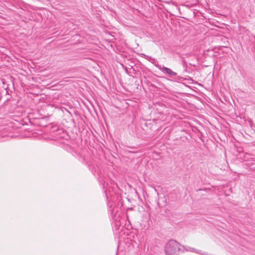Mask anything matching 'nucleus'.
I'll list each match as a JSON object with an SVG mask.
<instances>
[{"instance_id": "f257e3e1", "label": "nucleus", "mask_w": 255, "mask_h": 255, "mask_svg": "<svg viewBox=\"0 0 255 255\" xmlns=\"http://www.w3.org/2000/svg\"><path fill=\"white\" fill-rule=\"evenodd\" d=\"M184 246H182L174 240H169L165 246V253L166 255H178L179 251H184Z\"/></svg>"}, {"instance_id": "f03ea898", "label": "nucleus", "mask_w": 255, "mask_h": 255, "mask_svg": "<svg viewBox=\"0 0 255 255\" xmlns=\"http://www.w3.org/2000/svg\"><path fill=\"white\" fill-rule=\"evenodd\" d=\"M239 158L243 160V166L244 168L249 169L251 171H255V158L246 153L241 154Z\"/></svg>"}, {"instance_id": "7ed1b4c3", "label": "nucleus", "mask_w": 255, "mask_h": 255, "mask_svg": "<svg viewBox=\"0 0 255 255\" xmlns=\"http://www.w3.org/2000/svg\"><path fill=\"white\" fill-rule=\"evenodd\" d=\"M155 66L160 71H161L163 73L167 74L170 76V77L176 76L177 74L173 71L170 68L164 67L163 66H161L159 64H155Z\"/></svg>"}, {"instance_id": "20e7f679", "label": "nucleus", "mask_w": 255, "mask_h": 255, "mask_svg": "<svg viewBox=\"0 0 255 255\" xmlns=\"http://www.w3.org/2000/svg\"><path fill=\"white\" fill-rule=\"evenodd\" d=\"M187 251H190V252H195L196 253L201 254L203 255H208V253L206 252H204L203 253H202L201 251H196L195 250L194 248H188V249H186Z\"/></svg>"}]
</instances>
